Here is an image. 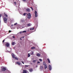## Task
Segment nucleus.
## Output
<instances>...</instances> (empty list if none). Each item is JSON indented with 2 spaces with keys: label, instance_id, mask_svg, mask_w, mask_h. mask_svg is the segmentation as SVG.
<instances>
[{
  "label": "nucleus",
  "instance_id": "obj_37",
  "mask_svg": "<svg viewBox=\"0 0 73 73\" xmlns=\"http://www.w3.org/2000/svg\"><path fill=\"white\" fill-rule=\"evenodd\" d=\"M21 33H22V32H20V34H21Z\"/></svg>",
  "mask_w": 73,
  "mask_h": 73
},
{
  "label": "nucleus",
  "instance_id": "obj_30",
  "mask_svg": "<svg viewBox=\"0 0 73 73\" xmlns=\"http://www.w3.org/2000/svg\"><path fill=\"white\" fill-rule=\"evenodd\" d=\"M5 40H3V43H4V42H5Z\"/></svg>",
  "mask_w": 73,
  "mask_h": 73
},
{
  "label": "nucleus",
  "instance_id": "obj_5",
  "mask_svg": "<svg viewBox=\"0 0 73 73\" xmlns=\"http://www.w3.org/2000/svg\"><path fill=\"white\" fill-rule=\"evenodd\" d=\"M6 68H3L2 69V71H3V72H5V71H6Z\"/></svg>",
  "mask_w": 73,
  "mask_h": 73
},
{
  "label": "nucleus",
  "instance_id": "obj_6",
  "mask_svg": "<svg viewBox=\"0 0 73 73\" xmlns=\"http://www.w3.org/2000/svg\"><path fill=\"white\" fill-rule=\"evenodd\" d=\"M48 67L49 68V70H52V67L50 65H49L48 66Z\"/></svg>",
  "mask_w": 73,
  "mask_h": 73
},
{
  "label": "nucleus",
  "instance_id": "obj_14",
  "mask_svg": "<svg viewBox=\"0 0 73 73\" xmlns=\"http://www.w3.org/2000/svg\"><path fill=\"white\" fill-rule=\"evenodd\" d=\"M27 72L25 70H23V73H27Z\"/></svg>",
  "mask_w": 73,
  "mask_h": 73
},
{
  "label": "nucleus",
  "instance_id": "obj_13",
  "mask_svg": "<svg viewBox=\"0 0 73 73\" xmlns=\"http://www.w3.org/2000/svg\"><path fill=\"white\" fill-rule=\"evenodd\" d=\"M16 63L19 65H21V63L19 62H16Z\"/></svg>",
  "mask_w": 73,
  "mask_h": 73
},
{
  "label": "nucleus",
  "instance_id": "obj_34",
  "mask_svg": "<svg viewBox=\"0 0 73 73\" xmlns=\"http://www.w3.org/2000/svg\"><path fill=\"white\" fill-rule=\"evenodd\" d=\"M11 31L9 30V33H11Z\"/></svg>",
  "mask_w": 73,
  "mask_h": 73
},
{
  "label": "nucleus",
  "instance_id": "obj_33",
  "mask_svg": "<svg viewBox=\"0 0 73 73\" xmlns=\"http://www.w3.org/2000/svg\"><path fill=\"white\" fill-rule=\"evenodd\" d=\"M38 64H40V62H39L38 61V62H37Z\"/></svg>",
  "mask_w": 73,
  "mask_h": 73
},
{
  "label": "nucleus",
  "instance_id": "obj_35",
  "mask_svg": "<svg viewBox=\"0 0 73 73\" xmlns=\"http://www.w3.org/2000/svg\"><path fill=\"white\" fill-rule=\"evenodd\" d=\"M14 3L15 5H16V2H14Z\"/></svg>",
  "mask_w": 73,
  "mask_h": 73
},
{
  "label": "nucleus",
  "instance_id": "obj_29",
  "mask_svg": "<svg viewBox=\"0 0 73 73\" xmlns=\"http://www.w3.org/2000/svg\"><path fill=\"white\" fill-rule=\"evenodd\" d=\"M13 38H15V36H13Z\"/></svg>",
  "mask_w": 73,
  "mask_h": 73
},
{
  "label": "nucleus",
  "instance_id": "obj_18",
  "mask_svg": "<svg viewBox=\"0 0 73 73\" xmlns=\"http://www.w3.org/2000/svg\"><path fill=\"white\" fill-rule=\"evenodd\" d=\"M34 29V27L31 28L30 29V30H33Z\"/></svg>",
  "mask_w": 73,
  "mask_h": 73
},
{
  "label": "nucleus",
  "instance_id": "obj_2",
  "mask_svg": "<svg viewBox=\"0 0 73 73\" xmlns=\"http://www.w3.org/2000/svg\"><path fill=\"white\" fill-rule=\"evenodd\" d=\"M29 15L28 14H27V15H28V19H30L31 17V14L30 13H29Z\"/></svg>",
  "mask_w": 73,
  "mask_h": 73
},
{
  "label": "nucleus",
  "instance_id": "obj_12",
  "mask_svg": "<svg viewBox=\"0 0 73 73\" xmlns=\"http://www.w3.org/2000/svg\"><path fill=\"white\" fill-rule=\"evenodd\" d=\"M26 11L28 12L30 11V10L29 9H27L26 10Z\"/></svg>",
  "mask_w": 73,
  "mask_h": 73
},
{
  "label": "nucleus",
  "instance_id": "obj_36",
  "mask_svg": "<svg viewBox=\"0 0 73 73\" xmlns=\"http://www.w3.org/2000/svg\"><path fill=\"white\" fill-rule=\"evenodd\" d=\"M25 67H27L28 66H27V65H25Z\"/></svg>",
  "mask_w": 73,
  "mask_h": 73
},
{
  "label": "nucleus",
  "instance_id": "obj_43",
  "mask_svg": "<svg viewBox=\"0 0 73 73\" xmlns=\"http://www.w3.org/2000/svg\"><path fill=\"white\" fill-rule=\"evenodd\" d=\"M15 64H16V63H15Z\"/></svg>",
  "mask_w": 73,
  "mask_h": 73
},
{
  "label": "nucleus",
  "instance_id": "obj_31",
  "mask_svg": "<svg viewBox=\"0 0 73 73\" xmlns=\"http://www.w3.org/2000/svg\"><path fill=\"white\" fill-rule=\"evenodd\" d=\"M39 61H42V60L41 59H39Z\"/></svg>",
  "mask_w": 73,
  "mask_h": 73
},
{
  "label": "nucleus",
  "instance_id": "obj_17",
  "mask_svg": "<svg viewBox=\"0 0 73 73\" xmlns=\"http://www.w3.org/2000/svg\"><path fill=\"white\" fill-rule=\"evenodd\" d=\"M43 64L44 65V66H45V65H46V63L44 62H43Z\"/></svg>",
  "mask_w": 73,
  "mask_h": 73
},
{
  "label": "nucleus",
  "instance_id": "obj_19",
  "mask_svg": "<svg viewBox=\"0 0 73 73\" xmlns=\"http://www.w3.org/2000/svg\"><path fill=\"white\" fill-rule=\"evenodd\" d=\"M35 47H31V49H35Z\"/></svg>",
  "mask_w": 73,
  "mask_h": 73
},
{
  "label": "nucleus",
  "instance_id": "obj_3",
  "mask_svg": "<svg viewBox=\"0 0 73 73\" xmlns=\"http://www.w3.org/2000/svg\"><path fill=\"white\" fill-rule=\"evenodd\" d=\"M35 17H37L38 16L37 11H35Z\"/></svg>",
  "mask_w": 73,
  "mask_h": 73
},
{
  "label": "nucleus",
  "instance_id": "obj_22",
  "mask_svg": "<svg viewBox=\"0 0 73 73\" xmlns=\"http://www.w3.org/2000/svg\"><path fill=\"white\" fill-rule=\"evenodd\" d=\"M14 58H15V59L16 60H18V58L17 57H15Z\"/></svg>",
  "mask_w": 73,
  "mask_h": 73
},
{
  "label": "nucleus",
  "instance_id": "obj_16",
  "mask_svg": "<svg viewBox=\"0 0 73 73\" xmlns=\"http://www.w3.org/2000/svg\"><path fill=\"white\" fill-rule=\"evenodd\" d=\"M47 60H48V63H50V60L49 59H48V58L47 59Z\"/></svg>",
  "mask_w": 73,
  "mask_h": 73
},
{
  "label": "nucleus",
  "instance_id": "obj_26",
  "mask_svg": "<svg viewBox=\"0 0 73 73\" xmlns=\"http://www.w3.org/2000/svg\"><path fill=\"white\" fill-rule=\"evenodd\" d=\"M36 60H33V62H36Z\"/></svg>",
  "mask_w": 73,
  "mask_h": 73
},
{
  "label": "nucleus",
  "instance_id": "obj_4",
  "mask_svg": "<svg viewBox=\"0 0 73 73\" xmlns=\"http://www.w3.org/2000/svg\"><path fill=\"white\" fill-rule=\"evenodd\" d=\"M5 46L7 47H8L9 46V43H6L5 44Z\"/></svg>",
  "mask_w": 73,
  "mask_h": 73
},
{
  "label": "nucleus",
  "instance_id": "obj_41",
  "mask_svg": "<svg viewBox=\"0 0 73 73\" xmlns=\"http://www.w3.org/2000/svg\"><path fill=\"white\" fill-rule=\"evenodd\" d=\"M20 39L22 40V39L21 38H20Z\"/></svg>",
  "mask_w": 73,
  "mask_h": 73
},
{
  "label": "nucleus",
  "instance_id": "obj_23",
  "mask_svg": "<svg viewBox=\"0 0 73 73\" xmlns=\"http://www.w3.org/2000/svg\"><path fill=\"white\" fill-rule=\"evenodd\" d=\"M5 15V17H8V15H6V14H5V15Z\"/></svg>",
  "mask_w": 73,
  "mask_h": 73
},
{
  "label": "nucleus",
  "instance_id": "obj_21",
  "mask_svg": "<svg viewBox=\"0 0 73 73\" xmlns=\"http://www.w3.org/2000/svg\"><path fill=\"white\" fill-rule=\"evenodd\" d=\"M2 16V15L1 14H0V23H1V16Z\"/></svg>",
  "mask_w": 73,
  "mask_h": 73
},
{
  "label": "nucleus",
  "instance_id": "obj_20",
  "mask_svg": "<svg viewBox=\"0 0 73 73\" xmlns=\"http://www.w3.org/2000/svg\"><path fill=\"white\" fill-rule=\"evenodd\" d=\"M27 26H28V27H30L31 26V25H30V24H27Z\"/></svg>",
  "mask_w": 73,
  "mask_h": 73
},
{
  "label": "nucleus",
  "instance_id": "obj_15",
  "mask_svg": "<svg viewBox=\"0 0 73 73\" xmlns=\"http://www.w3.org/2000/svg\"><path fill=\"white\" fill-rule=\"evenodd\" d=\"M36 56L39 57L40 56V54H36Z\"/></svg>",
  "mask_w": 73,
  "mask_h": 73
},
{
  "label": "nucleus",
  "instance_id": "obj_7",
  "mask_svg": "<svg viewBox=\"0 0 73 73\" xmlns=\"http://www.w3.org/2000/svg\"><path fill=\"white\" fill-rule=\"evenodd\" d=\"M12 56L13 58H15V56L13 54H12Z\"/></svg>",
  "mask_w": 73,
  "mask_h": 73
},
{
  "label": "nucleus",
  "instance_id": "obj_27",
  "mask_svg": "<svg viewBox=\"0 0 73 73\" xmlns=\"http://www.w3.org/2000/svg\"><path fill=\"white\" fill-rule=\"evenodd\" d=\"M27 14H28L27 13H24L23 14V15L25 16L26 14H27Z\"/></svg>",
  "mask_w": 73,
  "mask_h": 73
},
{
  "label": "nucleus",
  "instance_id": "obj_24",
  "mask_svg": "<svg viewBox=\"0 0 73 73\" xmlns=\"http://www.w3.org/2000/svg\"><path fill=\"white\" fill-rule=\"evenodd\" d=\"M26 33V31H23V33Z\"/></svg>",
  "mask_w": 73,
  "mask_h": 73
},
{
  "label": "nucleus",
  "instance_id": "obj_8",
  "mask_svg": "<svg viewBox=\"0 0 73 73\" xmlns=\"http://www.w3.org/2000/svg\"><path fill=\"white\" fill-rule=\"evenodd\" d=\"M15 42H13L12 43V45H15Z\"/></svg>",
  "mask_w": 73,
  "mask_h": 73
},
{
  "label": "nucleus",
  "instance_id": "obj_28",
  "mask_svg": "<svg viewBox=\"0 0 73 73\" xmlns=\"http://www.w3.org/2000/svg\"><path fill=\"white\" fill-rule=\"evenodd\" d=\"M17 23H15L14 24V25L15 26V25H17Z\"/></svg>",
  "mask_w": 73,
  "mask_h": 73
},
{
  "label": "nucleus",
  "instance_id": "obj_11",
  "mask_svg": "<svg viewBox=\"0 0 73 73\" xmlns=\"http://www.w3.org/2000/svg\"><path fill=\"white\" fill-rule=\"evenodd\" d=\"M44 69H46L47 68V65H44Z\"/></svg>",
  "mask_w": 73,
  "mask_h": 73
},
{
  "label": "nucleus",
  "instance_id": "obj_38",
  "mask_svg": "<svg viewBox=\"0 0 73 73\" xmlns=\"http://www.w3.org/2000/svg\"><path fill=\"white\" fill-rule=\"evenodd\" d=\"M23 1H26V0H23Z\"/></svg>",
  "mask_w": 73,
  "mask_h": 73
},
{
  "label": "nucleus",
  "instance_id": "obj_42",
  "mask_svg": "<svg viewBox=\"0 0 73 73\" xmlns=\"http://www.w3.org/2000/svg\"><path fill=\"white\" fill-rule=\"evenodd\" d=\"M41 68H42V67H41Z\"/></svg>",
  "mask_w": 73,
  "mask_h": 73
},
{
  "label": "nucleus",
  "instance_id": "obj_25",
  "mask_svg": "<svg viewBox=\"0 0 73 73\" xmlns=\"http://www.w3.org/2000/svg\"><path fill=\"white\" fill-rule=\"evenodd\" d=\"M31 56L30 55V54L29 53L28 54V57H29Z\"/></svg>",
  "mask_w": 73,
  "mask_h": 73
},
{
  "label": "nucleus",
  "instance_id": "obj_10",
  "mask_svg": "<svg viewBox=\"0 0 73 73\" xmlns=\"http://www.w3.org/2000/svg\"><path fill=\"white\" fill-rule=\"evenodd\" d=\"M33 70L32 69H29V71H30V72H32Z\"/></svg>",
  "mask_w": 73,
  "mask_h": 73
},
{
  "label": "nucleus",
  "instance_id": "obj_39",
  "mask_svg": "<svg viewBox=\"0 0 73 73\" xmlns=\"http://www.w3.org/2000/svg\"><path fill=\"white\" fill-rule=\"evenodd\" d=\"M22 62L23 64H24V63L23 62Z\"/></svg>",
  "mask_w": 73,
  "mask_h": 73
},
{
  "label": "nucleus",
  "instance_id": "obj_32",
  "mask_svg": "<svg viewBox=\"0 0 73 73\" xmlns=\"http://www.w3.org/2000/svg\"><path fill=\"white\" fill-rule=\"evenodd\" d=\"M30 8L32 9V10L33 11V9L32 7H30Z\"/></svg>",
  "mask_w": 73,
  "mask_h": 73
},
{
  "label": "nucleus",
  "instance_id": "obj_1",
  "mask_svg": "<svg viewBox=\"0 0 73 73\" xmlns=\"http://www.w3.org/2000/svg\"><path fill=\"white\" fill-rule=\"evenodd\" d=\"M3 21L4 22V23H7L8 21V19L7 18L5 17H4L3 18Z\"/></svg>",
  "mask_w": 73,
  "mask_h": 73
},
{
  "label": "nucleus",
  "instance_id": "obj_9",
  "mask_svg": "<svg viewBox=\"0 0 73 73\" xmlns=\"http://www.w3.org/2000/svg\"><path fill=\"white\" fill-rule=\"evenodd\" d=\"M30 54H31V55H33V54H34V52H33V51H31V52Z\"/></svg>",
  "mask_w": 73,
  "mask_h": 73
},
{
  "label": "nucleus",
  "instance_id": "obj_40",
  "mask_svg": "<svg viewBox=\"0 0 73 73\" xmlns=\"http://www.w3.org/2000/svg\"><path fill=\"white\" fill-rule=\"evenodd\" d=\"M23 38H24V36H23Z\"/></svg>",
  "mask_w": 73,
  "mask_h": 73
}]
</instances>
